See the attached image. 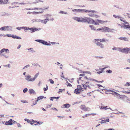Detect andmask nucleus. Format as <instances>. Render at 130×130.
<instances>
[{
    "label": "nucleus",
    "instance_id": "obj_2",
    "mask_svg": "<svg viewBox=\"0 0 130 130\" xmlns=\"http://www.w3.org/2000/svg\"><path fill=\"white\" fill-rule=\"evenodd\" d=\"M95 42L96 44L101 48H104V45L101 42H108V39H107L105 38L102 39H95Z\"/></svg>",
    "mask_w": 130,
    "mask_h": 130
},
{
    "label": "nucleus",
    "instance_id": "obj_15",
    "mask_svg": "<svg viewBox=\"0 0 130 130\" xmlns=\"http://www.w3.org/2000/svg\"><path fill=\"white\" fill-rule=\"evenodd\" d=\"M48 8V7H47L46 8H44L43 9H42L41 8H34V9H32L31 10H39L40 11H43L44 10H45L46 9H47Z\"/></svg>",
    "mask_w": 130,
    "mask_h": 130
},
{
    "label": "nucleus",
    "instance_id": "obj_8",
    "mask_svg": "<svg viewBox=\"0 0 130 130\" xmlns=\"http://www.w3.org/2000/svg\"><path fill=\"white\" fill-rule=\"evenodd\" d=\"M80 108L85 111H89L90 110V108L86 107L84 105H81L80 106Z\"/></svg>",
    "mask_w": 130,
    "mask_h": 130
},
{
    "label": "nucleus",
    "instance_id": "obj_33",
    "mask_svg": "<svg viewBox=\"0 0 130 130\" xmlns=\"http://www.w3.org/2000/svg\"><path fill=\"white\" fill-rule=\"evenodd\" d=\"M124 15V16H127V18H130V14L128 13H125Z\"/></svg>",
    "mask_w": 130,
    "mask_h": 130
},
{
    "label": "nucleus",
    "instance_id": "obj_3",
    "mask_svg": "<svg viewBox=\"0 0 130 130\" xmlns=\"http://www.w3.org/2000/svg\"><path fill=\"white\" fill-rule=\"evenodd\" d=\"M73 19L78 22H87L89 23H90L91 22L90 21L91 19L89 18L84 17V18H82V17L78 18L77 17H74Z\"/></svg>",
    "mask_w": 130,
    "mask_h": 130
},
{
    "label": "nucleus",
    "instance_id": "obj_14",
    "mask_svg": "<svg viewBox=\"0 0 130 130\" xmlns=\"http://www.w3.org/2000/svg\"><path fill=\"white\" fill-rule=\"evenodd\" d=\"M26 79L28 81H32V79H33L32 78H31V76L29 75H28L26 77Z\"/></svg>",
    "mask_w": 130,
    "mask_h": 130
},
{
    "label": "nucleus",
    "instance_id": "obj_34",
    "mask_svg": "<svg viewBox=\"0 0 130 130\" xmlns=\"http://www.w3.org/2000/svg\"><path fill=\"white\" fill-rule=\"evenodd\" d=\"M39 74V73H37L35 75L34 78H33V79H32V81H34L35 79L38 76Z\"/></svg>",
    "mask_w": 130,
    "mask_h": 130
},
{
    "label": "nucleus",
    "instance_id": "obj_12",
    "mask_svg": "<svg viewBox=\"0 0 130 130\" xmlns=\"http://www.w3.org/2000/svg\"><path fill=\"white\" fill-rule=\"evenodd\" d=\"M96 13H91V12H89V14H88V15L90 17H95L96 18L99 17V16L95 14Z\"/></svg>",
    "mask_w": 130,
    "mask_h": 130
},
{
    "label": "nucleus",
    "instance_id": "obj_13",
    "mask_svg": "<svg viewBox=\"0 0 130 130\" xmlns=\"http://www.w3.org/2000/svg\"><path fill=\"white\" fill-rule=\"evenodd\" d=\"M82 91L78 89H76L74 91V92L75 94H78L80 93Z\"/></svg>",
    "mask_w": 130,
    "mask_h": 130
},
{
    "label": "nucleus",
    "instance_id": "obj_21",
    "mask_svg": "<svg viewBox=\"0 0 130 130\" xmlns=\"http://www.w3.org/2000/svg\"><path fill=\"white\" fill-rule=\"evenodd\" d=\"M82 85H83V87L85 89H86L87 87H88V88H90L89 85H88L87 84H86V83Z\"/></svg>",
    "mask_w": 130,
    "mask_h": 130
},
{
    "label": "nucleus",
    "instance_id": "obj_7",
    "mask_svg": "<svg viewBox=\"0 0 130 130\" xmlns=\"http://www.w3.org/2000/svg\"><path fill=\"white\" fill-rule=\"evenodd\" d=\"M123 25L122 26L121 24H118V25L120 26L121 27V28H130V26L129 25V24H126L125 23H123L122 24Z\"/></svg>",
    "mask_w": 130,
    "mask_h": 130
},
{
    "label": "nucleus",
    "instance_id": "obj_19",
    "mask_svg": "<svg viewBox=\"0 0 130 130\" xmlns=\"http://www.w3.org/2000/svg\"><path fill=\"white\" fill-rule=\"evenodd\" d=\"M109 121V119L107 118L106 120H103L101 121L100 123L101 124L106 123V122H108Z\"/></svg>",
    "mask_w": 130,
    "mask_h": 130
},
{
    "label": "nucleus",
    "instance_id": "obj_23",
    "mask_svg": "<svg viewBox=\"0 0 130 130\" xmlns=\"http://www.w3.org/2000/svg\"><path fill=\"white\" fill-rule=\"evenodd\" d=\"M11 37L14 39H21V37L17 36H16L14 35H12Z\"/></svg>",
    "mask_w": 130,
    "mask_h": 130
},
{
    "label": "nucleus",
    "instance_id": "obj_36",
    "mask_svg": "<svg viewBox=\"0 0 130 130\" xmlns=\"http://www.w3.org/2000/svg\"><path fill=\"white\" fill-rule=\"evenodd\" d=\"M98 21L99 22H99V23H100L101 24H102L104 23H106L107 22V21H104L101 20H98Z\"/></svg>",
    "mask_w": 130,
    "mask_h": 130
},
{
    "label": "nucleus",
    "instance_id": "obj_6",
    "mask_svg": "<svg viewBox=\"0 0 130 130\" xmlns=\"http://www.w3.org/2000/svg\"><path fill=\"white\" fill-rule=\"evenodd\" d=\"M25 120L27 121L28 123H30L31 125H33V124H34L35 125H36L38 123H39V122H37V121L34 120L31 121L27 119H26Z\"/></svg>",
    "mask_w": 130,
    "mask_h": 130
},
{
    "label": "nucleus",
    "instance_id": "obj_24",
    "mask_svg": "<svg viewBox=\"0 0 130 130\" xmlns=\"http://www.w3.org/2000/svg\"><path fill=\"white\" fill-rule=\"evenodd\" d=\"M9 28V26H4V27H1L0 28V29L1 30H6L7 29H8V28Z\"/></svg>",
    "mask_w": 130,
    "mask_h": 130
},
{
    "label": "nucleus",
    "instance_id": "obj_28",
    "mask_svg": "<svg viewBox=\"0 0 130 130\" xmlns=\"http://www.w3.org/2000/svg\"><path fill=\"white\" fill-rule=\"evenodd\" d=\"M72 11L74 12H78L82 11V9H74L72 10Z\"/></svg>",
    "mask_w": 130,
    "mask_h": 130
},
{
    "label": "nucleus",
    "instance_id": "obj_52",
    "mask_svg": "<svg viewBox=\"0 0 130 130\" xmlns=\"http://www.w3.org/2000/svg\"><path fill=\"white\" fill-rule=\"evenodd\" d=\"M85 115L86 117H87L89 116H90V114H89V113L86 114Z\"/></svg>",
    "mask_w": 130,
    "mask_h": 130
},
{
    "label": "nucleus",
    "instance_id": "obj_39",
    "mask_svg": "<svg viewBox=\"0 0 130 130\" xmlns=\"http://www.w3.org/2000/svg\"><path fill=\"white\" fill-rule=\"evenodd\" d=\"M113 16L115 18L119 19L120 18V17L119 15H113Z\"/></svg>",
    "mask_w": 130,
    "mask_h": 130
},
{
    "label": "nucleus",
    "instance_id": "obj_48",
    "mask_svg": "<svg viewBox=\"0 0 130 130\" xmlns=\"http://www.w3.org/2000/svg\"><path fill=\"white\" fill-rule=\"evenodd\" d=\"M107 72L108 73H110L112 72V71L110 70H107Z\"/></svg>",
    "mask_w": 130,
    "mask_h": 130
},
{
    "label": "nucleus",
    "instance_id": "obj_44",
    "mask_svg": "<svg viewBox=\"0 0 130 130\" xmlns=\"http://www.w3.org/2000/svg\"><path fill=\"white\" fill-rule=\"evenodd\" d=\"M46 87L45 88H44L43 89L44 90V91H46L48 89V86L47 85H46Z\"/></svg>",
    "mask_w": 130,
    "mask_h": 130
},
{
    "label": "nucleus",
    "instance_id": "obj_20",
    "mask_svg": "<svg viewBox=\"0 0 130 130\" xmlns=\"http://www.w3.org/2000/svg\"><path fill=\"white\" fill-rule=\"evenodd\" d=\"M100 108L101 109H104L105 110H107L108 109H110V107H109L108 106H102L100 107Z\"/></svg>",
    "mask_w": 130,
    "mask_h": 130
},
{
    "label": "nucleus",
    "instance_id": "obj_49",
    "mask_svg": "<svg viewBox=\"0 0 130 130\" xmlns=\"http://www.w3.org/2000/svg\"><path fill=\"white\" fill-rule=\"evenodd\" d=\"M103 27L100 28L99 29H97V30H101L102 31L103 30Z\"/></svg>",
    "mask_w": 130,
    "mask_h": 130
},
{
    "label": "nucleus",
    "instance_id": "obj_42",
    "mask_svg": "<svg viewBox=\"0 0 130 130\" xmlns=\"http://www.w3.org/2000/svg\"><path fill=\"white\" fill-rule=\"evenodd\" d=\"M25 27H18L17 28V29H18L19 30H20L21 29H25L24 28Z\"/></svg>",
    "mask_w": 130,
    "mask_h": 130
},
{
    "label": "nucleus",
    "instance_id": "obj_63",
    "mask_svg": "<svg viewBox=\"0 0 130 130\" xmlns=\"http://www.w3.org/2000/svg\"><path fill=\"white\" fill-rule=\"evenodd\" d=\"M7 36L8 37H11V35H7Z\"/></svg>",
    "mask_w": 130,
    "mask_h": 130
},
{
    "label": "nucleus",
    "instance_id": "obj_5",
    "mask_svg": "<svg viewBox=\"0 0 130 130\" xmlns=\"http://www.w3.org/2000/svg\"><path fill=\"white\" fill-rule=\"evenodd\" d=\"M120 52L126 54L130 53V47L121 48Z\"/></svg>",
    "mask_w": 130,
    "mask_h": 130
},
{
    "label": "nucleus",
    "instance_id": "obj_40",
    "mask_svg": "<svg viewBox=\"0 0 130 130\" xmlns=\"http://www.w3.org/2000/svg\"><path fill=\"white\" fill-rule=\"evenodd\" d=\"M90 27L91 28V29L94 30H96L95 28L93 26L90 25Z\"/></svg>",
    "mask_w": 130,
    "mask_h": 130
},
{
    "label": "nucleus",
    "instance_id": "obj_26",
    "mask_svg": "<svg viewBox=\"0 0 130 130\" xmlns=\"http://www.w3.org/2000/svg\"><path fill=\"white\" fill-rule=\"evenodd\" d=\"M63 106V108H68L70 106V105L69 104H66Z\"/></svg>",
    "mask_w": 130,
    "mask_h": 130
},
{
    "label": "nucleus",
    "instance_id": "obj_54",
    "mask_svg": "<svg viewBox=\"0 0 130 130\" xmlns=\"http://www.w3.org/2000/svg\"><path fill=\"white\" fill-rule=\"evenodd\" d=\"M126 85H127V86H130V83H126Z\"/></svg>",
    "mask_w": 130,
    "mask_h": 130
},
{
    "label": "nucleus",
    "instance_id": "obj_47",
    "mask_svg": "<svg viewBox=\"0 0 130 130\" xmlns=\"http://www.w3.org/2000/svg\"><path fill=\"white\" fill-rule=\"evenodd\" d=\"M42 40H36V41H37L41 43V42H42Z\"/></svg>",
    "mask_w": 130,
    "mask_h": 130
},
{
    "label": "nucleus",
    "instance_id": "obj_22",
    "mask_svg": "<svg viewBox=\"0 0 130 130\" xmlns=\"http://www.w3.org/2000/svg\"><path fill=\"white\" fill-rule=\"evenodd\" d=\"M121 21L123 22L125 24H129V23H128L126 22L125 20H123L124 18L121 17H120V18L119 19Z\"/></svg>",
    "mask_w": 130,
    "mask_h": 130
},
{
    "label": "nucleus",
    "instance_id": "obj_58",
    "mask_svg": "<svg viewBox=\"0 0 130 130\" xmlns=\"http://www.w3.org/2000/svg\"><path fill=\"white\" fill-rule=\"evenodd\" d=\"M52 109L54 110H56V111H57V109L56 108H52Z\"/></svg>",
    "mask_w": 130,
    "mask_h": 130
},
{
    "label": "nucleus",
    "instance_id": "obj_53",
    "mask_svg": "<svg viewBox=\"0 0 130 130\" xmlns=\"http://www.w3.org/2000/svg\"><path fill=\"white\" fill-rule=\"evenodd\" d=\"M125 93H130V91L129 90L128 91H126L125 92Z\"/></svg>",
    "mask_w": 130,
    "mask_h": 130
},
{
    "label": "nucleus",
    "instance_id": "obj_4",
    "mask_svg": "<svg viewBox=\"0 0 130 130\" xmlns=\"http://www.w3.org/2000/svg\"><path fill=\"white\" fill-rule=\"evenodd\" d=\"M9 53V50L8 49L3 48L0 51V55L6 57H7V56L6 54Z\"/></svg>",
    "mask_w": 130,
    "mask_h": 130
},
{
    "label": "nucleus",
    "instance_id": "obj_57",
    "mask_svg": "<svg viewBox=\"0 0 130 130\" xmlns=\"http://www.w3.org/2000/svg\"><path fill=\"white\" fill-rule=\"evenodd\" d=\"M28 2L27 1V2H25V3H21V4H27Z\"/></svg>",
    "mask_w": 130,
    "mask_h": 130
},
{
    "label": "nucleus",
    "instance_id": "obj_37",
    "mask_svg": "<svg viewBox=\"0 0 130 130\" xmlns=\"http://www.w3.org/2000/svg\"><path fill=\"white\" fill-rule=\"evenodd\" d=\"M119 39L122 40H124L125 41H126L127 40V38L125 37H124V38H122V37H121L119 38Z\"/></svg>",
    "mask_w": 130,
    "mask_h": 130
},
{
    "label": "nucleus",
    "instance_id": "obj_32",
    "mask_svg": "<svg viewBox=\"0 0 130 130\" xmlns=\"http://www.w3.org/2000/svg\"><path fill=\"white\" fill-rule=\"evenodd\" d=\"M28 29H30V30H31V32H34L37 30V29L36 28L34 29L33 28H28Z\"/></svg>",
    "mask_w": 130,
    "mask_h": 130
},
{
    "label": "nucleus",
    "instance_id": "obj_9",
    "mask_svg": "<svg viewBox=\"0 0 130 130\" xmlns=\"http://www.w3.org/2000/svg\"><path fill=\"white\" fill-rule=\"evenodd\" d=\"M102 32H109L111 31V29L109 28L106 27H103Z\"/></svg>",
    "mask_w": 130,
    "mask_h": 130
},
{
    "label": "nucleus",
    "instance_id": "obj_46",
    "mask_svg": "<svg viewBox=\"0 0 130 130\" xmlns=\"http://www.w3.org/2000/svg\"><path fill=\"white\" fill-rule=\"evenodd\" d=\"M50 82L51 83L53 84L54 83V81L52 80V79H51L50 80Z\"/></svg>",
    "mask_w": 130,
    "mask_h": 130
},
{
    "label": "nucleus",
    "instance_id": "obj_35",
    "mask_svg": "<svg viewBox=\"0 0 130 130\" xmlns=\"http://www.w3.org/2000/svg\"><path fill=\"white\" fill-rule=\"evenodd\" d=\"M77 87L78 88V89L80 90L81 91H82L83 90V88H82V87L81 86L79 85H78L77 86Z\"/></svg>",
    "mask_w": 130,
    "mask_h": 130
},
{
    "label": "nucleus",
    "instance_id": "obj_55",
    "mask_svg": "<svg viewBox=\"0 0 130 130\" xmlns=\"http://www.w3.org/2000/svg\"><path fill=\"white\" fill-rule=\"evenodd\" d=\"M61 77L64 78V77L63 73H62L61 74Z\"/></svg>",
    "mask_w": 130,
    "mask_h": 130
},
{
    "label": "nucleus",
    "instance_id": "obj_41",
    "mask_svg": "<svg viewBox=\"0 0 130 130\" xmlns=\"http://www.w3.org/2000/svg\"><path fill=\"white\" fill-rule=\"evenodd\" d=\"M43 96H40L38 98L37 100H40L42 99L43 98Z\"/></svg>",
    "mask_w": 130,
    "mask_h": 130
},
{
    "label": "nucleus",
    "instance_id": "obj_50",
    "mask_svg": "<svg viewBox=\"0 0 130 130\" xmlns=\"http://www.w3.org/2000/svg\"><path fill=\"white\" fill-rule=\"evenodd\" d=\"M21 101L22 102H23L24 103H28V102L26 101H23V100H21Z\"/></svg>",
    "mask_w": 130,
    "mask_h": 130
},
{
    "label": "nucleus",
    "instance_id": "obj_61",
    "mask_svg": "<svg viewBox=\"0 0 130 130\" xmlns=\"http://www.w3.org/2000/svg\"><path fill=\"white\" fill-rule=\"evenodd\" d=\"M60 13H62V14H63V13H64V12L63 11H60Z\"/></svg>",
    "mask_w": 130,
    "mask_h": 130
},
{
    "label": "nucleus",
    "instance_id": "obj_62",
    "mask_svg": "<svg viewBox=\"0 0 130 130\" xmlns=\"http://www.w3.org/2000/svg\"><path fill=\"white\" fill-rule=\"evenodd\" d=\"M54 98H53V97L51 98L50 99V100L51 101H53V99Z\"/></svg>",
    "mask_w": 130,
    "mask_h": 130
},
{
    "label": "nucleus",
    "instance_id": "obj_18",
    "mask_svg": "<svg viewBox=\"0 0 130 130\" xmlns=\"http://www.w3.org/2000/svg\"><path fill=\"white\" fill-rule=\"evenodd\" d=\"M8 0H0V4H3L7 3Z\"/></svg>",
    "mask_w": 130,
    "mask_h": 130
},
{
    "label": "nucleus",
    "instance_id": "obj_25",
    "mask_svg": "<svg viewBox=\"0 0 130 130\" xmlns=\"http://www.w3.org/2000/svg\"><path fill=\"white\" fill-rule=\"evenodd\" d=\"M43 12V11H40L39 12L33 11V12H31V13L33 14H39V13H42Z\"/></svg>",
    "mask_w": 130,
    "mask_h": 130
},
{
    "label": "nucleus",
    "instance_id": "obj_45",
    "mask_svg": "<svg viewBox=\"0 0 130 130\" xmlns=\"http://www.w3.org/2000/svg\"><path fill=\"white\" fill-rule=\"evenodd\" d=\"M67 83H68V85L67 86H69L70 87H72V86L71 84L68 83V82H67Z\"/></svg>",
    "mask_w": 130,
    "mask_h": 130
},
{
    "label": "nucleus",
    "instance_id": "obj_27",
    "mask_svg": "<svg viewBox=\"0 0 130 130\" xmlns=\"http://www.w3.org/2000/svg\"><path fill=\"white\" fill-rule=\"evenodd\" d=\"M28 92L30 94H34L35 93V91L33 90L32 89H29Z\"/></svg>",
    "mask_w": 130,
    "mask_h": 130
},
{
    "label": "nucleus",
    "instance_id": "obj_30",
    "mask_svg": "<svg viewBox=\"0 0 130 130\" xmlns=\"http://www.w3.org/2000/svg\"><path fill=\"white\" fill-rule=\"evenodd\" d=\"M115 94L116 95L117 97L119 99H121V95L120 94L116 92H115Z\"/></svg>",
    "mask_w": 130,
    "mask_h": 130
},
{
    "label": "nucleus",
    "instance_id": "obj_11",
    "mask_svg": "<svg viewBox=\"0 0 130 130\" xmlns=\"http://www.w3.org/2000/svg\"><path fill=\"white\" fill-rule=\"evenodd\" d=\"M82 11L85 12H91V13H97L96 11L94 10H91L83 9L82 10Z\"/></svg>",
    "mask_w": 130,
    "mask_h": 130
},
{
    "label": "nucleus",
    "instance_id": "obj_43",
    "mask_svg": "<svg viewBox=\"0 0 130 130\" xmlns=\"http://www.w3.org/2000/svg\"><path fill=\"white\" fill-rule=\"evenodd\" d=\"M28 90V89L27 88H25L24 89L23 91L24 93H25L27 92Z\"/></svg>",
    "mask_w": 130,
    "mask_h": 130
},
{
    "label": "nucleus",
    "instance_id": "obj_31",
    "mask_svg": "<svg viewBox=\"0 0 130 130\" xmlns=\"http://www.w3.org/2000/svg\"><path fill=\"white\" fill-rule=\"evenodd\" d=\"M113 50H117L119 52H120L121 48L114 47L112 48Z\"/></svg>",
    "mask_w": 130,
    "mask_h": 130
},
{
    "label": "nucleus",
    "instance_id": "obj_64",
    "mask_svg": "<svg viewBox=\"0 0 130 130\" xmlns=\"http://www.w3.org/2000/svg\"><path fill=\"white\" fill-rule=\"evenodd\" d=\"M60 92H62L61 89H59V93Z\"/></svg>",
    "mask_w": 130,
    "mask_h": 130
},
{
    "label": "nucleus",
    "instance_id": "obj_1",
    "mask_svg": "<svg viewBox=\"0 0 130 130\" xmlns=\"http://www.w3.org/2000/svg\"><path fill=\"white\" fill-rule=\"evenodd\" d=\"M85 74H80V76H82V77L79 78V80H77V82L79 84L83 85L86 83V84H89L90 82H87V81H92V79L90 78H88L86 76H84Z\"/></svg>",
    "mask_w": 130,
    "mask_h": 130
},
{
    "label": "nucleus",
    "instance_id": "obj_60",
    "mask_svg": "<svg viewBox=\"0 0 130 130\" xmlns=\"http://www.w3.org/2000/svg\"><path fill=\"white\" fill-rule=\"evenodd\" d=\"M97 57L99 58L100 59H101L103 58V57Z\"/></svg>",
    "mask_w": 130,
    "mask_h": 130
},
{
    "label": "nucleus",
    "instance_id": "obj_56",
    "mask_svg": "<svg viewBox=\"0 0 130 130\" xmlns=\"http://www.w3.org/2000/svg\"><path fill=\"white\" fill-rule=\"evenodd\" d=\"M59 98V97H53V98H54V99H58Z\"/></svg>",
    "mask_w": 130,
    "mask_h": 130
},
{
    "label": "nucleus",
    "instance_id": "obj_17",
    "mask_svg": "<svg viewBox=\"0 0 130 130\" xmlns=\"http://www.w3.org/2000/svg\"><path fill=\"white\" fill-rule=\"evenodd\" d=\"M109 68V66H107L105 67L104 68L102 69H100V71L97 72V73L99 74H100L101 73H102L103 72V70H104V69H105L106 68Z\"/></svg>",
    "mask_w": 130,
    "mask_h": 130
},
{
    "label": "nucleus",
    "instance_id": "obj_29",
    "mask_svg": "<svg viewBox=\"0 0 130 130\" xmlns=\"http://www.w3.org/2000/svg\"><path fill=\"white\" fill-rule=\"evenodd\" d=\"M49 19H45L44 20H41L40 22L42 23L46 24L47 22V20H48Z\"/></svg>",
    "mask_w": 130,
    "mask_h": 130
},
{
    "label": "nucleus",
    "instance_id": "obj_16",
    "mask_svg": "<svg viewBox=\"0 0 130 130\" xmlns=\"http://www.w3.org/2000/svg\"><path fill=\"white\" fill-rule=\"evenodd\" d=\"M12 122V119H10L8 121H6L5 123V124L7 125H11L13 123Z\"/></svg>",
    "mask_w": 130,
    "mask_h": 130
},
{
    "label": "nucleus",
    "instance_id": "obj_59",
    "mask_svg": "<svg viewBox=\"0 0 130 130\" xmlns=\"http://www.w3.org/2000/svg\"><path fill=\"white\" fill-rule=\"evenodd\" d=\"M21 46V45H19L18 47L17 48L18 49H19V48H20Z\"/></svg>",
    "mask_w": 130,
    "mask_h": 130
},
{
    "label": "nucleus",
    "instance_id": "obj_10",
    "mask_svg": "<svg viewBox=\"0 0 130 130\" xmlns=\"http://www.w3.org/2000/svg\"><path fill=\"white\" fill-rule=\"evenodd\" d=\"M98 20H97L95 21L92 19H91L90 21L91 22L90 23H92V24H94L96 25H99V22H99L98 21Z\"/></svg>",
    "mask_w": 130,
    "mask_h": 130
},
{
    "label": "nucleus",
    "instance_id": "obj_38",
    "mask_svg": "<svg viewBox=\"0 0 130 130\" xmlns=\"http://www.w3.org/2000/svg\"><path fill=\"white\" fill-rule=\"evenodd\" d=\"M41 43H42L43 44L47 45H48V44H47V42L43 40L42 41V42H41Z\"/></svg>",
    "mask_w": 130,
    "mask_h": 130
},
{
    "label": "nucleus",
    "instance_id": "obj_51",
    "mask_svg": "<svg viewBox=\"0 0 130 130\" xmlns=\"http://www.w3.org/2000/svg\"><path fill=\"white\" fill-rule=\"evenodd\" d=\"M90 115H92L93 116H95L96 115V113H91L90 114Z\"/></svg>",
    "mask_w": 130,
    "mask_h": 130
}]
</instances>
